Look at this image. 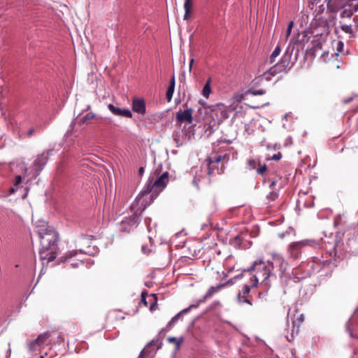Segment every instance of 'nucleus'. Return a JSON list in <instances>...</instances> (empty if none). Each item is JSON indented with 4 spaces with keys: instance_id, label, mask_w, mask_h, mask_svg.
Wrapping results in <instances>:
<instances>
[{
    "instance_id": "nucleus-1",
    "label": "nucleus",
    "mask_w": 358,
    "mask_h": 358,
    "mask_svg": "<svg viewBox=\"0 0 358 358\" xmlns=\"http://www.w3.org/2000/svg\"><path fill=\"white\" fill-rule=\"evenodd\" d=\"M162 165H159L149 178L145 189L136 198L133 207L141 205L143 210L162 192L166 186L169 182V173L168 171L162 173Z\"/></svg>"
},
{
    "instance_id": "nucleus-2",
    "label": "nucleus",
    "mask_w": 358,
    "mask_h": 358,
    "mask_svg": "<svg viewBox=\"0 0 358 358\" xmlns=\"http://www.w3.org/2000/svg\"><path fill=\"white\" fill-rule=\"evenodd\" d=\"M248 271H254L255 273L250 279L252 287H257L261 281V284L268 287L270 286L269 277L272 273L271 271L270 260L266 262L262 259L255 261L252 266L248 269Z\"/></svg>"
},
{
    "instance_id": "nucleus-3",
    "label": "nucleus",
    "mask_w": 358,
    "mask_h": 358,
    "mask_svg": "<svg viewBox=\"0 0 358 358\" xmlns=\"http://www.w3.org/2000/svg\"><path fill=\"white\" fill-rule=\"evenodd\" d=\"M41 224L37 226V233L41 239V246H56L58 241V234L52 227L48 226L45 222H41Z\"/></svg>"
},
{
    "instance_id": "nucleus-4",
    "label": "nucleus",
    "mask_w": 358,
    "mask_h": 358,
    "mask_svg": "<svg viewBox=\"0 0 358 358\" xmlns=\"http://www.w3.org/2000/svg\"><path fill=\"white\" fill-rule=\"evenodd\" d=\"M28 168L27 164L21 162L17 165L16 176L13 181L14 187L9 189V194H13L18 189L19 185L21 183L22 178L27 176Z\"/></svg>"
},
{
    "instance_id": "nucleus-5",
    "label": "nucleus",
    "mask_w": 358,
    "mask_h": 358,
    "mask_svg": "<svg viewBox=\"0 0 358 358\" xmlns=\"http://www.w3.org/2000/svg\"><path fill=\"white\" fill-rule=\"evenodd\" d=\"M223 157L220 155L208 158L201 166V171L208 176L213 173V171L217 168V165L222 162Z\"/></svg>"
},
{
    "instance_id": "nucleus-6",
    "label": "nucleus",
    "mask_w": 358,
    "mask_h": 358,
    "mask_svg": "<svg viewBox=\"0 0 358 358\" xmlns=\"http://www.w3.org/2000/svg\"><path fill=\"white\" fill-rule=\"evenodd\" d=\"M254 287H252V284H246L245 285L242 289L238 292L236 296V301L239 304L247 303L250 306L252 305V298L250 294L251 289Z\"/></svg>"
},
{
    "instance_id": "nucleus-7",
    "label": "nucleus",
    "mask_w": 358,
    "mask_h": 358,
    "mask_svg": "<svg viewBox=\"0 0 358 358\" xmlns=\"http://www.w3.org/2000/svg\"><path fill=\"white\" fill-rule=\"evenodd\" d=\"M271 270L278 268L281 275H285L287 270L288 264L283 257L278 254H273L270 261Z\"/></svg>"
},
{
    "instance_id": "nucleus-8",
    "label": "nucleus",
    "mask_w": 358,
    "mask_h": 358,
    "mask_svg": "<svg viewBox=\"0 0 358 358\" xmlns=\"http://www.w3.org/2000/svg\"><path fill=\"white\" fill-rule=\"evenodd\" d=\"M48 156L49 151H44L37 156L33 164V168L34 169L36 175H38L39 172L43 169L44 166L46 164Z\"/></svg>"
},
{
    "instance_id": "nucleus-9",
    "label": "nucleus",
    "mask_w": 358,
    "mask_h": 358,
    "mask_svg": "<svg viewBox=\"0 0 358 358\" xmlns=\"http://www.w3.org/2000/svg\"><path fill=\"white\" fill-rule=\"evenodd\" d=\"M308 245V241H301L292 243L288 248V253L291 258L296 259L299 258L302 248Z\"/></svg>"
},
{
    "instance_id": "nucleus-10",
    "label": "nucleus",
    "mask_w": 358,
    "mask_h": 358,
    "mask_svg": "<svg viewBox=\"0 0 358 358\" xmlns=\"http://www.w3.org/2000/svg\"><path fill=\"white\" fill-rule=\"evenodd\" d=\"M57 247L42 246L40 250V257L42 260H47L48 262L54 260L56 258Z\"/></svg>"
},
{
    "instance_id": "nucleus-11",
    "label": "nucleus",
    "mask_w": 358,
    "mask_h": 358,
    "mask_svg": "<svg viewBox=\"0 0 358 358\" xmlns=\"http://www.w3.org/2000/svg\"><path fill=\"white\" fill-rule=\"evenodd\" d=\"M227 284H233V280L231 279L229 280L227 283L219 284L216 286L210 287L205 295L202 297V299L199 300L196 304L199 305L201 303H204L206 299L212 297L214 294L218 292L220 290L224 288Z\"/></svg>"
},
{
    "instance_id": "nucleus-12",
    "label": "nucleus",
    "mask_w": 358,
    "mask_h": 358,
    "mask_svg": "<svg viewBox=\"0 0 358 358\" xmlns=\"http://www.w3.org/2000/svg\"><path fill=\"white\" fill-rule=\"evenodd\" d=\"M176 119L180 122H187L189 124L192 123V110L191 108H187L184 110H179L176 113Z\"/></svg>"
},
{
    "instance_id": "nucleus-13",
    "label": "nucleus",
    "mask_w": 358,
    "mask_h": 358,
    "mask_svg": "<svg viewBox=\"0 0 358 358\" xmlns=\"http://www.w3.org/2000/svg\"><path fill=\"white\" fill-rule=\"evenodd\" d=\"M173 138L177 147L182 145L189 140L186 131L182 129L176 131L173 135Z\"/></svg>"
},
{
    "instance_id": "nucleus-14",
    "label": "nucleus",
    "mask_w": 358,
    "mask_h": 358,
    "mask_svg": "<svg viewBox=\"0 0 358 358\" xmlns=\"http://www.w3.org/2000/svg\"><path fill=\"white\" fill-rule=\"evenodd\" d=\"M108 108L114 115L122 116L128 118L132 117V113L129 109H122L120 108L115 107L111 103L108 105Z\"/></svg>"
},
{
    "instance_id": "nucleus-15",
    "label": "nucleus",
    "mask_w": 358,
    "mask_h": 358,
    "mask_svg": "<svg viewBox=\"0 0 358 358\" xmlns=\"http://www.w3.org/2000/svg\"><path fill=\"white\" fill-rule=\"evenodd\" d=\"M132 110L138 114H145L146 111L145 101L143 99L134 98L132 101Z\"/></svg>"
},
{
    "instance_id": "nucleus-16",
    "label": "nucleus",
    "mask_w": 358,
    "mask_h": 358,
    "mask_svg": "<svg viewBox=\"0 0 358 358\" xmlns=\"http://www.w3.org/2000/svg\"><path fill=\"white\" fill-rule=\"evenodd\" d=\"M199 306V304H192V305H190L188 308H185L183 309L182 310H181L180 313H178V314H176L169 322V326H172L178 320V319L180 317V316L182 315V314H185V313H188L192 308H197Z\"/></svg>"
},
{
    "instance_id": "nucleus-17",
    "label": "nucleus",
    "mask_w": 358,
    "mask_h": 358,
    "mask_svg": "<svg viewBox=\"0 0 358 358\" xmlns=\"http://www.w3.org/2000/svg\"><path fill=\"white\" fill-rule=\"evenodd\" d=\"M192 8V0H185L184 3V9H185V15H184V20H188L190 13H191V9Z\"/></svg>"
},
{
    "instance_id": "nucleus-18",
    "label": "nucleus",
    "mask_w": 358,
    "mask_h": 358,
    "mask_svg": "<svg viewBox=\"0 0 358 358\" xmlns=\"http://www.w3.org/2000/svg\"><path fill=\"white\" fill-rule=\"evenodd\" d=\"M283 63V65H275L273 67H271L270 69H269V73L272 76H274L275 75L276 73L282 71V70H284L285 69V66H286V62H282V64Z\"/></svg>"
},
{
    "instance_id": "nucleus-19",
    "label": "nucleus",
    "mask_w": 358,
    "mask_h": 358,
    "mask_svg": "<svg viewBox=\"0 0 358 358\" xmlns=\"http://www.w3.org/2000/svg\"><path fill=\"white\" fill-rule=\"evenodd\" d=\"M211 92V88H210V78H209L206 84L203 86V88L202 90V95L208 98L210 93Z\"/></svg>"
},
{
    "instance_id": "nucleus-20",
    "label": "nucleus",
    "mask_w": 358,
    "mask_h": 358,
    "mask_svg": "<svg viewBox=\"0 0 358 358\" xmlns=\"http://www.w3.org/2000/svg\"><path fill=\"white\" fill-rule=\"evenodd\" d=\"M168 341L171 343H174L176 344V350L180 348L181 343L183 341V338L180 337L179 338H176V337H169L168 338Z\"/></svg>"
},
{
    "instance_id": "nucleus-21",
    "label": "nucleus",
    "mask_w": 358,
    "mask_h": 358,
    "mask_svg": "<svg viewBox=\"0 0 358 358\" xmlns=\"http://www.w3.org/2000/svg\"><path fill=\"white\" fill-rule=\"evenodd\" d=\"M281 51L280 47L279 45H277L274 50L273 51L270 58H269V62L271 64L275 62V58L280 55Z\"/></svg>"
},
{
    "instance_id": "nucleus-22",
    "label": "nucleus",
    "mask_w": 358,
    "mask_h": 358,
    "mask_svg": "<svg viewBox=\"0 0 358 358\" xmlns=\"http://www.w3.org/2000/svg\"><path fill=\"white\" fill-rule=\"evenodd\" d=\"M50 335L48 333H44L38 336V338L36 339L37 343L41 345L42 344L45 343L46 341L48 339Z\"/></svg>"
},
{
    "instance_id": "nucleus-23",
    "label": "nucleus",
    "mask_w": 358,
    "mask_h": 358,
    "mask_svg": "<svg viewBox=\"0 0 358 358\" xmlns=\"http://www.w3.org/2000/svg\"><path fill=\"white\" fill-rule=\"evenodd\" d=\"M341 29L346 34H352L354 32L352 26L349 24H342Z\"/></svg>"
},
{
    "instance_id": "nucleus-24",
    "label": "nucleus",
    "mask_w": 358,
    "mask_h": 358,
    "mask_svg": "<svg viewBox=\"0 0 358 358\" xmlns=\"http://www.w3.org/2000/svg\"><path fill=\"white\" fill-rule=\"evenodd\" d=\"M41 345L37 343L35 340L30 344H29L28 348L30 351H36Z\"/></svg>"
},
{
    "instance_id": "nucleus-25",
    "label": "nucleus",
    "mask_w": 358,
    "mask_h": 358,
    "mask_svg": "<svg viewBox=\"0 0 358 358\" xmlns=\"http://www.w3.org/2000/svg\"><path fill=\"white\" fill-rule=\"evenodd\" d=\"M266 165L265 164H261L260 163H258V168L257 169V172L262 175L266 171Z\"/></svg>"
},
{
    "instance_id": "nucleus-26",
    "label": "nucleus",
    "mask_w": 358,
    "mask_h": 358,
    "mask_svg": "<svg viewBox=\"0 0 358 358\" xmlns=\"http://www.w3.org/2000/svg\"><path fill=\"white\" fill-rule=\"evenodd\" d=\"M293 25H294V22H290L287 26V31H286V34H285V41H287L288 39V38L289 37L290 34H291V32H292V28H293Z\"/></svg>"
},
{
    "instance_id": "nucleus-27",
    "label": "nucleus",
    "mask_w": 358,
    "mask_h": 358,
    "mask_svg": "<svg viewBox=\"0 0 358 358\" xmlns=\"http://www.w3.org/2000/svg\"><path fill=\"white\" fill-rule=\"evenodd\" d=\"M173 92H174V89L169 87L167 89V91H166V99L169 101H171V100L172 99Z\"/></svg>"
},
{
    "instance_id": "nucleus-28",
    "label": "nucleus",
    "mask_w": 358,
    "mask_h": 358,
    "mask_svg": "<svg viewBox=\"0 0 358 358\" xmlns=\"http://www.w3.org/2000/svg\"><path fill=\"white\" fill-rule=\"evenodd\" d=\"M247 164L250 169H255L257 168V162L255 159H249Z\"/></svg>"
},
{
    "instance_id": "nucleus-29",
    "label": "nucleus",
    "mask_w": 358,
    "mask_h": 358,
    "mask_svg": "<svg viewBox=\"0 0 358 358\" xmlns=\"http://www.w3.org/2000/svg\"><path fill=\"white\" fill-rule=\"evenodd\" d=\"M95 117V115L92 113H89L86 114L83 117V122H87L88 121L92 120Z\"/></svg>"
},
{
    "instance_id": "nucleus-30",
    "label": "nucleus",
    "mask_w": 358,
    "mask_h": 358,
    "mask_svg": "<svg viewBox=\"0 0 358 358\" xmlns=\"http://www.w3.org/2000/svg\"><path fill=\"white\" fill-rule=\"evenodd\" d=\"M249 93L254 96L263 95L265 94V91L264 90H250L249 92Z\"/></svg>"
},
{
    "instance_id": "nucleus-31",
    "label": "nucleus",
    "mask_w": 358,
    "mask_h": 358,
    "mask_svg": "<svg viewBox=\"0 0 358 358\" xmlns=\"http://www.w3.org/2000/svg\"><path fill=\"white\" fill-rule=\"evenodd\" d=\"M158 342V340L155 341V340H152L150 343H148V345L144 348V350L141 352V355H140V357L141 356V355L144 352V351H148L149 350V348L152 346V345H155L157 344V343Z\"/></svg>"
},
{
    "instance_id": "nucleus-32",
    "label": "nucleus",
    "mask_w": 358,
    "mask_h": 358,
    "mask_svg": "<svg viewBox=\"0 0 358 358\" xmlns=\"http://www.w3.org/2000/svg\"><path fill=\"white\" fill-rule=\"evenodd\" d=\"M278 197V194L275 192H271L267 196V199L271 201H275Z\"/></svg>"
},
{
    "instance_id": "nucleus-33",
    "label": "nucleus",
    "mask_w": 358,
    "mask_h": 358,
    "mask_svg": "<svg viewBox=\"0 0 358 358\" xmlns=\"http://www.w3.org/2000/svg\"><path fill=\"white\" fill-rule=\"evenodd\" d=\"M344 44L342 41H338L336 45V50L339 52L343 51Z\"/></svg>"
},
{
    "instance_id": "nucleus-34",
    "label": "nucleus",
    "mask_w": 358,
    "mask_h": 358,
    "mask_svg": "<svg viewBox=\"0 0 358 358\" xmlns=\"http://www.w3.org/2000/svg\"><path fill=\"white\" fill-rule=\"evenodd\" d=\"M35 132H36V129L34 128H30L27 131V132L26 134V136L27 138H29V137L32 136L35 134Z\"/></svg>"
},
{
    "instance_id": "nucleus-35",
    "label": "nucleus",
    "mask_w": 358,
    "mask_h": 358,
    "mask_svg": "<svg viewBox=\"0 0 358 358\" xmlns=\"http://www.w3.org/2000/svg\"><path fill=\"white\" fill-rule=\"evenodd\" d=\"M77 254V252L72 251L66 254V257L65 258L64 261H66L68 259H71L72 257L75 256Z\"/></svg>"
},
{
    "instance_id": "nucleus-36",
    "label": "nucleus",
    "mask_w": 358,
    "mask_h": 358,
    "mask_svg": "<svg viewBox=\"0 0 358 358\" xmlns=\"http://www.w3.org/2000/svg\"><path fill=\"white\" fill-rule=\"evenodd\" d=\"M355 15L353 17V22L355 23V27L357 28V25L358 24V12L357 13H354Z\"/></svg>"
},
{
    "instance_id": "nucleus-37",
    "label": "nucleus",
    "mask_w": 358,
    "mask_h": 358,
    "mask_svg": "<svg viewBox=\"0 0 358 358\" xmlns=\"http://www.w3.org/2000/svg\"><path fill=\"white\" fill-rule=\"evenodd\" d=\"M169 87L175 89V77L173 76L170 80Z\"/></svg>"
},
{
    "instance_id": "nucleus-38",
    "label": "nucleus",
    "mask_w": 358,
    "mask_h": 358,
    "mask_svg": "<svg viewBox=\"0 0 358 358\" xmlns=\"http://www.w3.org/2000/svg\"><path fill=\"white\" fill-rule=\"evenodd\" d=\"M281 158V154H275L271 158L272 160H279Z\"/></svg>"
},
{
    "instance_id": "nucleus-39",
    "label": "nucleus",
    "mask_w": 358,
    "mask_h": 358,
    "mask_svg": "<svg viewBox=\"0 0 358 358\" xmlns=\"http://www.w3.org/2000/svg\"><path fill=\"white\" fill-rule=\"evenodd\" d=\"M141 302H143L147 306L148 304L145 299V294L143 292L141 294Z\"/></svg>"
},
{
    "instance_id": "nucleus-40",
    "label": "nucleus",
    "mask_w": 358,
    "mask_h": 358,
    "mask_svg": "<svg viewBox=\"0 0 358 358\" xmlns=\"http://www.w3.org/2000/svg\"><path fill=\"white\" fill-rule=\"evenodd\" d=\"M294 332L292 331L290 337L289 336H287V339L288 341L291 342L293 339H294Z\"/></svg>"
},
{
    "instance_id": "nucleus-41",
    "label": "nucleus",
    "mask_w": 358,
    "mask_h": 358,
    "mask_svg": "<svg viewBox=\"0 0 358 358\" xmlns=\"http://www.w3.org/2000/svg\"><path fill=\"white\" fill-rule=\"evenodd\" d=\"M193 62H194V59H192L189 62V71H191V69H192Z\"/></svg>"
},
{
    "instance_id": "nucleus-42",
    "label": "nucleus",
    "mask_w": 358,
    "mask_h": 358,
    "mask_svg": "<svg viewBox=\"0 0 358 358\" xmlns=\"http://www.w3.org/2000/svg\"><path fill=\"white\" fill-rule=\"evenodd\" d=\"M79 264H83V262H82V261H80V262H79ZM78 263H76V264H71V266L72 267L78 266Z\"/></svg>"
},
{
    "instance_id": "nucleus-43",
    "label": "nucleus",
    "mask_w": 358,
    "mask_h": 358,
    "mask_svg": "<svg viewBox=\"0 0 358 358\" xmlns=\"http://www.w3.org/2000/svg\"><path fill=\"white\" fill-rule=\"evenodd\" d=\"M149 297L150 298L151 300H154V301L156 300V297H155V294H151Z\"/></svg>"
},
{
    "instance_id": "nucleus-44",
    "label": "nucleus",
    "mask_w": 358,
    "mask_h": 358,
    "mask_svg": "<svg viewBox=\"0 0 358 358\" xmlns=\"http://www.w3.org/2000/svg\"><path fill=\"white\" fill-rule=\"evenodd\" d=\"M155 304H151L150 306V310H155Z\"/></svg>"
},
{
    "instance_id": "nucleus-45",
    "label": "nucleus",
    "mask_w": 358,
    "mask_h": 358,
    "mask_svg": "<svg viewBox=\"0 0 358 358\" xmlns=\"http://www.w3.org/2000/svg\"><path fill=\"white\" fill-rule=\"evenodd\" d=\"M143 172H144V168L143 167H141L139 169V173L142 174Z\"/></svg>"
},
{
    "instance_id": "nucleus-46",
    "label": "nucleus",
    "mask_w": 358,
    "mask_h": 358,
    "mask_svg": "<svg viewBox=\"0 0 358 358\" xmlns=\"http://www.w3.org/2000/svg\"><path fill=\"white\" fill-rule=\"evenodd\" d=\"M196 180H199V178H198V176L196 177L195 180H193V182L194 183H196Z\"/></svg>"
},
{
    "instance_id": "nucleus-47",
    "label": "nucleus",
    "mask_w": 358,
    "mask_h": 358,
    "mask_svg": "<svg viewBox=\"0 0 358 358\" xmlns=\"http://www.w3.org/2000/svg\"><path fill=\"white\" fill-rule=\"evenodd\" d=\"M275 184V181H273L271 184V186H273Z\"/></svg>"
},
{
    "instance_id": "nucleus-48",
    "label": "nucleus",
    "mask_w": 358,
    "mask_h": 358,
    "mask_svg": "<svg viewBox=\"0 0 358 358\" xmlns=\"http://www.w3.org/2000/svg\"><path fill=\"white\" fill-rule=\"evenodd\" d=\"M161 345H162V343H160L159 345L157 347V350L159 349V348L161 347Z\"/></svg>"
},
{
    "instance_id": "nucleus-49",
    "label": "nucleus",
    "mask_w": 358,
    "mask_h": 358,
    "mask_svg": "<svg viewBox=\"0 0 358 358\" xmlns=\"http://www.w3.org/2000/svg\"><path fill=\"white\" fill-rule=\"evenodd\" d=\"M300 320H301V321H303V315H302L300 316Z\"/></svg>"
},
{
    "instance_id": "nucleus-50",
    "label": "nucleus",
    "mask_w": 358,
    "mask_h": 358,
    "mask_svg": "<svg viewBox=\"0 0 358 358\" xmlns=\"http://www.w3.org/2000/svg\"><path fill=\"white\" fill-rule=\"evenodd\" d=\"M221 171H222V170H221V171H220V170L217 169V173H218L219 174H220V173H221Z\"/></svg>"
},
{
    "instance_id": "nucleus-51",
    "label": "nucleus",
    "mask_w": 358,
    "mask_h": 358,
    "mask_svg": "<svg viewBox=\"0 0 358 358\" xmlns=\"http://www.w3.org/2000/svg\"><path fill=\"white\" fill-rule=\"evenodd\" d=\"M350 101L348 100V101H345V103H348Z\"/></svg>"
},
{
    "instance_id": "nucleus-52",
    "label": "nucleus",
    "mask_w": 358,
    "mask_h": 358,
    "mask_svg": "<svg viewBox=\"0 0 358 358\" xmlns=\"http://www.w3.org/2000/svg\"><path fill=\"white\" fill-rule=\"evenodd\" d=\"M138 358H140V357H138Z\"/></svg>"
}]
</instances>
